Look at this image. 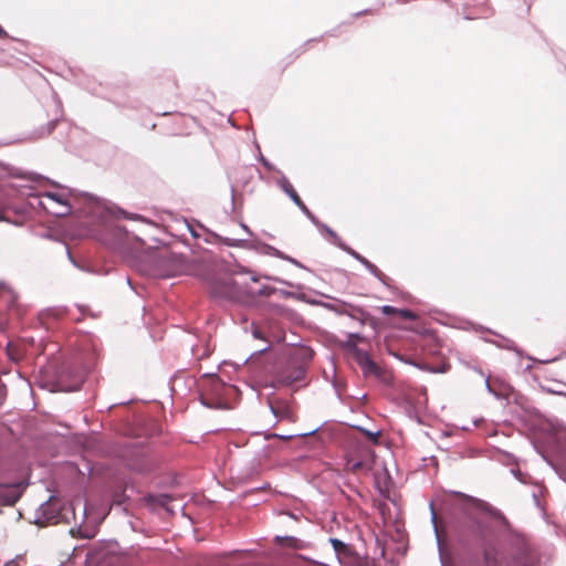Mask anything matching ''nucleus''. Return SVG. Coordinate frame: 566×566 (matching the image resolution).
<instances>
[{"mask_svg":"<svg viewBox=\"0 0 566 566\" xmlns=\"http://www.w3.org/2000/svg\"><path fill=\"white\" fill-rule=\"evenodd\" d=\"M512 474L522 483H525V474L520 469H511Z\"/></svg>","mask_w":566,"mask_h":566,"instance_id":"nucleus-52","label":"nucleus"},{"mask_svg":"<svg viewBox=\"0 0 566 566\" xmlns=\"http://www.w3.org/2000/svg\"><path fill=\"white\" fill-rule=\"evenodd\" d=\"M216 239L219 241V242H222L223 244L228 245V247H234V248H243V249H247L248 247V240L245 239H231V238H227V237H221L217 233H212Z\"/></svg>","mask_w":566,"mask_h":566,"instance_id":"nucleus-32","label":"nucleus"},{"mask_svg":"<svg viewBox=\"0 0 566 566\" xmlns=\"http://www.w3.org/2000/svg\"><path fill=\"white\" fill-rule=\"evenodd\" d=\"M62 521V513L49 502L42 503L36 511L35 524L40 527L59 524Z\"/></svg>","mask_w":566,"mask_h":566,"instance_id":"nucleus-11","label":"nucleus"},{"mask_svg":"<svg viewBox=\"0 0 566 566\" xmlns=\"http://www.w3.org/2000/svg\"><path fill=\"white\" fill-rule=\"evenodd\" d=\"M348 346L352 348V356L361 369L365 378L374 376L380 379L382 377L384 371L381 367L373 359L367 350L360 348L358 345L348 344Z\"/></svg>","mask_w":566,"mask_h":566,"instance_id":"nucleus-5","label":"nucleus"},{"mask_svg":"<svg viewBox=\"0 0 566 566\" xmlns=\"http://www.w3.org/2000/svg\"><path fill=\"white\" fill-rule=\"evenodd\" d=\"M276 294H279L283 298H295L296 297V294L294 292H291L287 290H282V289H277Z\"/></svg>","mask_w":566,"mask_h":566,"instance_id":"nucleus-50","label":"nucleus"},{"mask_svg":"<svg viewBox=\"0 0 566 566\" xmlns=\"http://www.w3.org/2000/svg\"><path fill=\"white\" fill-rule=\"evenodd\" d=\"M247 249L255 251L259 254L269 255V256H273V258H279L280 252H281V250H279L277 248H275L266 242H263L261 240H253V241L248 240Z\"/></svg>","mask_w":566,"mask_h":566,"instance_id":"nucleus-16","label":"nucleus"},{"mask_svg":"<svg viewBox=\"0 0 566 566\" xmlns=\"http://www.w3.org/2000/svg\"><path fill=\"white\" fill-rule=\"evenodd\" d=\"M188 228H189V231H190L192 238H198L199 237V234H198V232L196 230H193L190 226H188Z\"/></svg>","mask_w":566,"mask_h":566,"instance_id":"nucleus-62","label":"nucleus"},{"mask_svg":"<svg viewBox=\"0 0 566 566\" xmlns=\"http://www.w3.org/2000/svg\"><path fill=\"white\" fill-rule=\"evenodd\" d=\"M240 227L242 228V230L250 237H253L254 233L252 232V230L243 222L240 223Z\"/></svg>","mask_w":566,"mask_h":566,"instance_id":"nucleus-56","label":"nucleus"},{"mask_svg":"<svg viewBox=\"0 0 566 566\" xmlns=\"http://www.w3.org/2000/svg\"><path fill=\"white\" fill-rule=\"evenodd\" d=\"M356 428L368 439L369 442H371L373 444H378V438H379L380 431H370V430L359 427V426Z\"/></svg>","mask_w":566,"mask_h":566,"instance_id":"nucleus-39","label":"nucleus"},{"mask_svg":"<svg viewBox=\"0 0 566 566\" xmlns=\"http://www.w3.org/2000/svg\"><path fill=\"white\" fill-rule=\"evenodd\" d=\"M453 513L449 520V532L455 541V553L462 566H496L493 549L496 538L491 517L507 524L503 513L488 502L453 491Z\"/></svg>","mask_w":566,"mask_h":566,"instance_id":"nucleus-1","label":"nucleus"},{"mask_svg":"<svg viewBox=\"0 0 566 566\" xmlns=\"http://www.w3.org/2000/svg\"><path fill=\"white\" fill-rule=\"evenodd\" d=\"M251 333H252V336L255 338V339H262V340H265L268 343V345L261 349H258V350H254L253 353L250 354V356H248L241 365H245L250 359H252L254 356H258V355H262L263 353H265L266 350L270 349L271 347V344L269 343L265 334L263 333V331L256 326V324L254 322L251 323Z\"/></svg>","mask_w":566,"mask_h":566,"instance_id":"nucleus-18","label":"nucleus"},{"mask_svg":"<svg viewBox=\"0 0 566 566\" xmlns=\"http://www.w3.org/2000/svg\"><path fill=\"white\" fill-rule=\"evenodd\" d=\"M277 289L271 285H263L261 289H259L254 295L259 297H268L273 294H276Z\"/></svg>","mask_w":566,"mask_h":566,"instance_id":"nucleus-40","label":"nucleus"},{"mask_svg":"<svg viewBox=\"0 0 566 566\" xmlns=\"http://www.w3.org/2000/svg\"><path fill=\"white\" fill-rule=\"evenodd\" d=\"M23 490L20 483L0 482V514L3 506H13L21 499Z\"/></svg>","mask_w":566,"mask_h":566,"instance_id":"nucleus-12","label":"nucleus"},{"mask_svg":"<svg viewBox=\"0 0 566 566\" xmlns=\"http://www.w3.org/2000/svg\"><path fill=\"white\" fill-rule=\"evenodd\" d=\"M328 541L337 556H340L343 554L346 555L349 553L350 546L348 544H346L345 542H343L342 539L336 538V537H331Z\"/></svg>","mask_w":566,"mask_h":566,"instance_id":"nucleus-33","label":"nucleus"},{"mask_svg":"<svg viewBox=\"0 0 566 566\" xmlns=\"http://www.w3.org/2000/svg\"><path fill=\"white\" fill-rule=\"evenodd\" d=\"M125 468L130 471L144 473L150 469L148 452L144 447L127 444L119 451Z\"/></svg>","mask_w":566,"mask_h":566,"instance_id":"nucleus-4","label":"nucleus"},{"mask_svg":"<svg viewBox=\"0 0 566 566\" xmlns=\"http://www.w3.org/2000/svg\"><path fill=\"white\" fill-rule=\"evenodd\" d=\"M250 274H251V277H250V279H251V281H252V282H259V280H260V277H261L260 275H258L256 273H254V272H252V271H251V273H250Z\"/></svg>","mask_w":566,"mask_h":566,"instance_id":"nucleus-59","label":"nucleus"},{"mask_svg":"<svg viewBox=\"0 0 566 566\" xmlns=\"http://www.w3.org/2000/svg\"><path fill=\"white\" fill-rule=\"evenodd\" d=\"M70 533L72 536H78L81 538L91 539L95 536L96 531L93 528H83L81 525L76 528H71Z\"/></svg>","mask_w":566,"mask_h":566,"instance_id":"nucleus-34","label":"nucleus"},{"mask_svg":"<svg viewBox=\"0 0 566 566\" xmlns=\"http://www.w3.org/2000/svg\"><path fill=\"white\" fill-rule=\"evenodd\" d=\"M280 260H283V261H286L291 264H293L294 266L296 268H300V269H303V270H306V271H311L306 265H304L302 262H300L298 260H296L295 258L284 253L283 251L280 252V256L277 258Z\"/></svg>","mask_w":566,"mask_h":566,"instance_id":"nucleus-38","label":"nucleus"},{"mask_svg":"<svg viewBox=\"0 0 566 566\" xmlns=\"http://www.w3.org/2000/svg\"><path fill=\"white\" fill-rule=\"evenodd\" d=\"M66 253H67V256H69L70 261H71L73 264H75V261H74V259H73V256H72V254H71V252H70V250H69L67 248H66Z\"/></svg>","mask_w":566,"mask_h":566,"instance_id":"nucleus-64","label":"nucleus"},{"mask_svg":"<svg viewBox=\"0 0 566 566\" xmlns=\"http://www.w3.org/2000/svg\"><path fill=\"white\" fill-rule=\"evenodd\" d=\"M399 360L401 361H405L406 364H409L422 371H428V373H432V374H443V373H447L450 368V366L448 364H441L439 366H431L429 365L428 363L426 361H422V360H418V359H415V358H406L401 355H397L396 356Z\"/></svg>","mask_w":566,"mask_h":566,"instance_id":"nucleus-15","label":"nucleus"},{"mask_svg":"<svg viewBox=\"0 0 566 566\" xmlns=\"http://www.w3.org/2000/svg\"><path fill=\"white\" fill-rule=\"evenodd\" d=\"M323 232H325L331 239H332V243L335 244L336 247L339 245V242H342L343 240L338 237V234L331 228L328 227L327 224L323 223V226L318 229Z\"/></svg>","mask_w":566,"mask_h":566,"instance_id":"nucleus-37","label":"nucleus"},{"mask_svg":"<svg viewBox=\"0 0 566 566\" xmlns=\"http://www.w3.org/2000/svg\"><path fill=\"white\" fill-rule=\"evenodd\" d=\"M485 387H486V390H488L490 394H492L496 399H499V400H500V399H504V398H505L502 394H500V392L495 391V390L492 388V386L490 385V381H489V377H488V378H486V380H485Z\"/></svg>","mask_w":566,"mask_h":566,"instance_id":"nucleus-49","label":"nucleus"},{"mask_svg":"<svg viewBox=\"0 0 566 566\" xmlns=\"http://www.w3.org/2000/svg\"><path fill=\"white\" fill-rule=\"evenodd\" d=\"M92 365L84 363L80 357L63 361L55 371L53 387L55 391H76L81 388Z\"/></svg>","mask_w":566,"mask_h":566,"instance_id":"nucleus-3","label":"nucleus"},{"mask_svg":"<svg viewBox=\"0 0 566 566\" xmlns=\"http://www.w3.org/2000/svg\"><path fill=\"white\" fill-rule=\"evenodd\" d=\"M361 265L373 275L375 276L384 286L387 289H391L390 279L384 274L374 263H371L368 259L361 263Z\"/></svg>","mask_w":566,"mask_h":566,"instance_id":"nucleus-23","label":"nucleus"},{"mask_svg":"<svg viewBox=\"0 0 566 566\" xmlns=\"http://www.w3.org/2000/svg\"><path fill=\"white\" fill-rule=\"evenodd\" d=\"M506 564L507 566H535L532 553L522 538H517L513 543Z\"/></svg>","mask_w":566,"mask_h":566,"instance_id":"nucleus-9","label":"nucleus"},{"mask_svg":"<svg viewBox=\"0 0 566 566\" xmlns=\"http://www.w3.org/2000/svg\"><path fill=\"white\" fill-rule=\"evenodd\" d=\"M342 251L346 252L348 255H350L353 259L358 261L360 264L365 261V256L355 251L353 248H350L348 244H346L344 241L339 242V245L337 247Z\"/></svg>","mask_w":566,"mask_h":566,"instance_id":"nucleus-35","label":"nucleus"},{"mask_svg":"<svg viewBox=\"0 0 566 566\" xmlns=\"http://www.w3.org/2000/svg\"><path fill=\"white\" fill-rule=\"evenodd\" d=\"M361 265L373 275L375 276L384 286L387 289H391L390 279L384 274L374 263H371L368 259L361 263Z\"/></svg>","mask_w":566,"mask_h":566,"instance_id":"nucleus-21","label":"nucleus"},{"mask_svg":"<svg viewBox=\"0 0 566 566\" xmlns=\"http://www.w3.org/2000/svg\"><path fill=\"white\" fill-rule=\"evenodd\" d=\"M224 388L226 384L217 375H211L208 390L217 397L208 398L200 394V403L209 409H229L228 402L220 398Z\"/></svg>","mask_w":566,"mask_h":566,"instance_id":"nucleus-7","label":"nucleus"},{"mask_svg":"<svg viewBox=\"0 0 566 566\" xmlns=\"http://www.w3.org/2000/svg\"><path fill=\"white\" fill-rule=\"evenodd\" d=\"M108 212L114 216L115 218H124V219H127V220H133V221H138L143 224H146V226H154L155 223L147 220L145 217L140 216V214H137V213H129L127 211H125L124 209L117 207V206H112L109 208H107Z\"/></svg>","mask_w":566,"mask_h":566,"instance_id":"nucleus-17","label":"nucleus"},{"mask_svg":"<svg viewBox=\"0 0 566 566\" xmlns=\"http://www.w3.org/2000/svg\"><path fill=\"white\" fill-rule=\"evenodd\" d=\"M366 337L360 333H348L347 339L340 343V347L352 355V348L348 344L357 345L358 342H364Z\"/></svg>","mask_w":566,"mask_h":566,"instance_id":"nucleus-31","label":"nucleus"},{"mask_svg":"<svg viewBox=\"0 0 566 566\" xmlns=\"http://www.w3.org/2000/svg\"><path fill=\"white\" fill-rule=\"evenodd\" d=\"M116 542L99 541L92 544L85 555V563L88 566H98L108 560L115 553Z\"/></svg>","mask_w":566,"mask_h":566,"instance_id":"nucleus-6","label":"nucleus"},{"mask_svg":"<svg viewBox=\"0 0 566 566\" xmlns=\"http://www.w3.org/2000/svg\"><path fill=\"white\" fill-rule=\"evenodd\" d=\"M0 291H1L0 298L6 304H9V303L13 302V295L11 294L10 291L6 290V285L3 283H0Z\"/></svg>","mask_w":566,"mask_h":566,"instance_id":"nucleus-44","label":"nucleus"},{"mask_svg":"<svg viewBox=\"0 0 566 566\" xmlns=\"http://www.w3.org/2000/svg\"><path fill=\"white\" fill-rule=\"evenodd\" d=\"M280 449V444L275 442L263 441V444L254 452V460L261 464L263 460L269 459L273 452Z\"/></svg>","mask_w":566,"mask_h":566,"instance_id":"nucleus-20","label":"nucleus"},{"mask_svg":"<svg viewBox=\"0 0 566 566\" xmlns=\"http://www.w3.org/2000/svg\"><path fill=\"white\" fill-rule=\"evenodd\" d=\"M245 273H251V270L245 268V266H243V265H240V264H238L235 266V269L232 271V274H237V275L238 274H245Z\"/></svg>","mask_w":566,"mask_h":566,"instance_id":"nucleus-54","label":"nucleus"},{"mask_svg":"<svg viewBox=\"0 0 566 566\" xmlns=\"http://www.w3.org/2000/svg\"><path fill=\"white\" fill-rule=\"evenodd\" d=\"M128 486V482H125V488L120 491H115L114 493V501L116 504H124L129 496L126 495V489Z\"/></svg>","mask_w":566,"mask_h":566,"instance_id":"nucleus-42","label":"nucleus"},{"mask_svg":"<svg viewBox=\"0 0 566 566\" xmlns=\"http://www.w3.org/2000/svg\"><path fill=\"white\" fill-rule=\"evenodd\" d=\"M268 405L274 417H283L289 412V406L281 399L273 401L269 398Z\"/></svg>","mask_w":566,"mask_h":566,"instance_id":"nucleus-28","label":"nucleus"},{"mask_svg":"<svg viewBox=\"0 0 566 566\" xmlns=\"http://www.w3.org/2000/svg\"><path fill=\"white\" fill-rule=\"evenodd\" d=\"M258 149H259V156H258V160L260 161V164L269 171H277V172H281L280 170L276 169V167L270 161L268 160L263 155L262 153L260 151V147L259 145H256Z\"/></svg>","mask_w":566,"mask_h":566,"instance_id":"nucleus-41","label":"nucleus"},{"mask_svg":"<svg viewBox=\"0 0 566 566\" xmlns=\"http://www.w3.org/2000/svg\"><path fill=\"white\" fill-rule=\"evenodd\" d=\"M398 310L399 308L391 305H384L380 307L381 313L386 316L398 315Z\"/></svg>","mask_w":566,"mask_h":566,"instance_id":"nucleus-47","label":"nucleus"},{"mask_svg":"<svg viewBox=\"0 0 566 566\" xmlns=\"http://www.w3.org/2000/svg\"><path fill=\"white\" fill-rule=\"evenodd\" d=\"M294 205L300 209L301 207L305 206V203L302 201L301 197H298L297 199H295L294 201Z\"/></svg>","mask_w":566,"mask_h":566,"instance_id":"nucleus-57","label":"nucleus"},{"mask_svg":"<svg viewBox=\"0 0 566 566\" xmlns=\"http://www.w3.org/2000/svg\"><path fill=\"white\" fill-rule=\"evenodd\" d=\"M300 298L304 300L306 303H308L311 305H316V306H322V304L325 303L323 301H318V300H315V298H306L305 295L300 296Z\"/></svg>","mask_w":566,"mask_h":566,"instance_id":"nucleus-55","label":"nucleus"},{"mask_svg":"<svg viewBox=\"0 0 566 566\" xmlns=\"http://www.w3.org/2000/svg\"><path fill=\"white\" fill-rule=\"evenodd\" d=\"M209 295L216 300L234 301L238 294L234 280H213L209 284Z\"/></svg>","mask_w":566,"mask_h":566,"instance_id":"nucleus-8","label":"nucleus"},{"mask_svg":"<svg viewBox=\"0 0 566 566\" xmlns=\"http://www.w3.org/2000/svg\"><path fill=\"white\" fill-rule=\"evenodd\" d=\"M276 184L290 197L292 201L300 197L284 175H282V177L277 179Z\"/></svg>","mask_w":566,"mask_h":566,"instance_id":"nucleus-30","label":"nucleus"},{"mask_svg":"<svg viewBox=\"0 0 566 566\" xmlns=\"http://www.w3.org/2000/svg\"><path fill=\"white\" fill-rule=\"evenodd\" d=\"M59 122H60L59 117L49 120L45 125H42V126L38 127L35 130H33L27 137V139L36 140V139H41V138H44V137L51 135L52 132L55 129Z\"/></svg>","mask_w":566,"mask_h":566,"instance_id":"nucleus-19","label":"nucleus"},{"mask_svg":"<svg viewBox=\"0 0 566 566\" xmlns=\"http://www.w3.org/2000/svg\"><path fill=\"white\" fill-rule=\"evenodd\" d=\"M398 315H400L402 318H405L407 321H411V322L418 319V315L409 308H399Z\"/></svg>","mask_w":566,"mask_h":566,"instance_id":"nucleus-43","label":"nucleus"},{"mask_svg":"<svg viewBox=\"0 0 566 566\" xmlns=\"http://www.w3.org/2000/svg\"><path fill=\"white\" fill-rule=\"evenodd\" d=\"M368 12H369V10H368V9H366V10H361V11H358V12L354 13V14H353V17H354V18H358V17H361V15H364V14L368 13Z\"/></svg>","mask_w":566,"mask_h":566,"instance_id":"nucleus-60","label":"nucleus"},{"mask_svg":"<svg viewBox=\"0 0 566 566\" xmlns=\"http://www.w3.org/2000/svg\"><path fill=\"white\" fill-rule=\"evenodd\" d=\"M323 424L324 423L315 427L314 429H312L308 432L298 433V434L283 436V434H277V433H266V434L263 436L262 440L263 441H268V440H271V439H280V440H283V441H289V440H291L294 437H310V436H314L316 432H318V430L323 427Z\"/></svg>","mask_w":566,"mask_h":566,"instance_id":"nucleus-26","label":"nucleus"},{"mask_svg":"<svg viewBox=\"0 0 566 566\" xmlns=\"http://www.w3.org/2000/svg\"><path fill=\"white\" fill-rule=\"evenodd\" d=\"M430 511H431V522H432V525H433V531H434L436 541H437V547H438V553H439V559H440L441 565H442V566H444V562H443V548H442L441 538H440V533H439L438 523H437V514H436V511H434V507H433V503H432V502H430Z\"/></svg>","mask_w":566,"mask_h":566,"instance_id":"nucleus-27","label":"nucleus"},{"mask_svg":"<svg viewBox=\"0 0 566 566\" xmlns=\"http://www.w3.org/2000/svg\"><path fill=\"white\" fill-rule=\"evenodd\" d=\"M8 36V33L7 31L0 25V38H6Z\"/></svg>","mask_w":566,"mask_h":566,"instance_id":"nucleus-63","label":"nucleus"},{"mask_svg":"<svg viewBox=\"0 0 566 566\" xmlns=\"http://www.w3.org/2000/svg\"><path fill=\"white\" fill-rule=\"evenodd\" d=\"M300 210L303 212V214H304L305 217H307V216H308V214H311V212H312V211L306 207V205H305V206H303V207H301V208H300Z\"/></svg>","mask_w":566,"mask_h":566,"instance_id":"nucleus-58","label":"nucleus"},{"mask_svg":"<svg viewBox=\"0 0 566 566\" xmlns=\"http://www.w3.org/2000/svg\"><path fill=\"white\" fill-rule=\"evenodd\" d=\"M42 197H44L43 193L29 192L25 200L19 205L17 212L25 217H33L42 211L50 214V208L43 202Z\"/></svg>","mask_w":566,"mask_h":566,"instance_id":"nucleus-10","label":"nucleus"},{"mask_svg":"<svg viewBox=\"0 0 566 566\" xmlns=\"http://www.w3.org/2000/svg\"><path fill=\"white\" fill-rule=\"evenodd\" d=\"M231 208H234V187H231Z\"/></svg>","mask_w":566,"mask_h":566,"instance_id":"nucleus-61","label":"nucleus"},{"mask_svg":"<svg viewBox=\"0 0 566 566\" xmlns=\"http://www.w3.org/2000/svg\"><path fill=\"white\" fill-rule=\"evenodd\" d=\"M264 279L266 280H270V281H273V282H277L280 284H283V285H286V286H292L293 284L286 280H283V279H280V277H276V276H271V275H263Z\"/></svg>","mask_w":566,"mask_h":566,"instance_id":"nucleus-51","label":"nucleus"},{"mask_svg":"<svg viewBox=\"0 0 566 566\" xmlns=\"http://www.w3.org/2000/svg\"><path fill=\"white\" fill-rule=\"evenodd\" d=\"M314 358V350L307 346H301L273 371V380L264 385L265 388L276 389L277 386L290 387L305 379L310 364Z\"/></svg>","mask_w":566,"mask_h":566,"instance_id":"nucleus-2","label":"nucleus"},{"mask_svg":"<svg viewBox=\"0 0 566 566\" xmlns=\"http://www.w3.org/2000/svg\"><path fill=\"white\" fill-rule=\"evenodd\" d=\"M317 229H319L322 226H323V222H321L318 220V218L313 213L311 212V214H308L306 217Z\"/></svg>","mask_w":566,"mask_h":566,"instance_id":"nucleus-53","label":"nucleus"},{"mask_svg":"<svg viewBox=\"0 0 566 566\" xmlns=\"http://www.w3.org/2000/svg\"><path fill=\"white\" fill-rule=\"evenodd\" d=\"M337 302H338V305L335 303L325 302L324 304H322V307H324L331 312H334L338 315H347L348 311H346V308H345L346 306L342 305L343 301L337 300Z\"/></svg>","mask_w":566,"mask_h":566,"instance_id":"nucleus-36","label":"nucleus"},{"mask_svg":"<svg viewBox=\"0 0 566 566\" xmlns=\"http://www.w3.org/2000/svg\"><path fill=\"white\" fill-rule=\"evenodd\" d=\"M274 541L276 543L284 542V546L292 549H305L308 547L307 542L295 536H275Z\"/></svg>","mask_w":566,"mask_h":566,"instance_id":"nucleus-24","label":"nucleus"},{"mask_svg":"<svg viewBox=\"0 0 566 566\" xmlns=\"http://www.w3.org/2000/svg\"><path fill=\"white\" fill-rule=\"evenodd\" d=\"M324 35L319 36V38H313V39H308L301 48H298L296 51H295V55H294V59H296L297 56H300L304 51H305V46L311 43V42H317L319 41Z\"/></svg>","mask_w":566,"mask_h":566,"instance_id":"nucleus-48","label":"nucleus"},{"mask_svg":"<svg viewBox=\"0 0 566 566\" xmlns=\"http://www.w3.org/2000/svg\"><path fill=\"white\" fill-rule=\"evenodd\" d=\"M499 337L501 339L500 342H492L499 348H504V349H507V350H512V352H514L520 357L524 356L523 350L512 339L506 338V337H504L502 335H499Z\"/></svg>","mask_w":566,"mask_h":566,"instance_id":"nucleus-29","label":"nucleus"},{"mask_svg":"<svg viewBox=\"0 0 566 566\" xmlns=\"http://www.w3.org/2000/svg\"><path fill=\"white\" fill-rule=\"evenodd\" d=\"M342 305L348 306L352 310L350 312H348L347 316H349L353 319L359 321L361 325L369 324L374 329L376 328L377 321L367 311H365L360 306H356L347 302H342Z\"/></svg>","mask_w":566,"mask_h":566,"instance_id":"nucleus-14","label":"nucleus"},{"mask_svg":"<svg viewBox=\"0 0 566 566\" xmlns=\"http://www.w3.org/2000/svg\"><path fill=\"white\" fill-rule=\"evenodd\" d=\"M6 350H7V354H8V357L13 360V361H17L19 360V354L15 352L12 343H8L7 346H6Z\"/></svg>","mask_w":566,"mask_h":566,"instance_id":"nucleus-46","label":"nucleus"},{"mask_svg":"<svg viewBox=\"0 0 566 566\" xmlns=\"http://www.w3.org/2000/svg\"><path fill=\"white\" fill-rule=\"evenodd\" d=\"M361 265L373 275L375 276L384 286L387 289H391L390 279L384 274L374 263H371L368 259L361 263Z\"/></svg>","mask_w":566,"mask_h":566,"instance_id":"nucleus-22","label":"nucleus"},{"mask_svg":"<svg viewBox=\"0 0 566 566\" xmlns=\"http://www.w3.org/2000/svg\"><path fill=\"white\" fill-rule=\"evenodd\" d=\"M43 196L50 199L54 205L60 206V210H50V214L54 217H66L72 213V206L62 195L53 191H45Z\"/></svg>","mask_w":566,"mask_h":566,"instance_id":"nucleus-13","label":"nucleus"},{"mask_svg":"<svg viewBox=\"0 0 566 566\" xmlns=\"http://www.w3.org/2000/svg\"><path fill=\"white\" fill-rule=\"evenodd\" d=\"M347 465L349 467V470L352 472H357V471L361 470L365 467V463L361 460H356V461L348 460L347 461Z\"/></svg>","mask_w":566,"mask_h":566,"instance_id":"nucleus-45","label":"nucleus"},{"mask_svg":"<svg viewBox=\"0 0 566 566\" xmlns=\"http://www.w3.org/2000/svg\"><path fill=\"white\" fill-rule=\"evenodd\" d=\"M144 500L147 504L165 507L172 500V496L167 493H148Z\"/></svg>","mask_w":566,"mask_h":566,"instance_id":"nucleus-25","label":"nucleus"}]
</instances>
